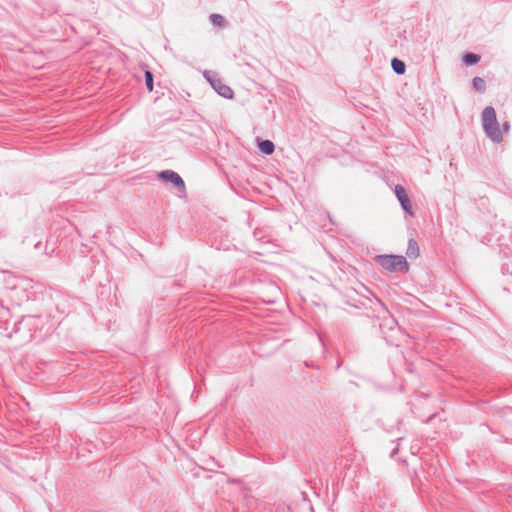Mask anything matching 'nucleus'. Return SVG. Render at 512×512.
Returning <instances> with one entry per match:
<instances>
[{
  "instance_id": "1",
  "label": "nucleus",
  "mask_w": 512,
  "mask_h": 512,
  "mask_svg": "<svg viewBox=\"0 0 512 512\" xmlns=\"http://www.w3.org/2000/svg\"><path fill=\"white\" fill-rule=\"evenodd\" d=\"M482 128L486 136L494 143L499 144L503 140V133L497 121L496 111L492 106H487L481 113Z\"/></svg>"
},
{
  "instance_id": "2",
  "label": "nucleus",
  "mask_w": 512,
  "mask_h": 512,
  "mask_svg": "<svg viewBox=\"0 0 512 512\" xmlns=\"http://www.w3.org/2000/svg\"><path fill=\"white\" fill-rule=\"evenodd\" d=\"M482 128L486 136L494 143L499 144L503 140V133L497 121L496 111L492 106H487L481 113Z\"/></svg>"
},
{
  "instance_id": "3",
  "label": "nucleus",
  "mask_w": 512,
  "mask_h": 512,
  "mask_svg": "<svg viewBox=\"0 0 512 512\" xmlns=\"http://www.w3.org/2000/svg\"><path fill=\"white\" fill-rule=\"evenodd\" d=\"M33 301L37 303V309L40 311L38 315H34V318L49 319L54 306L51 290L34 284Z\"/></svg>"
},
{
  "instance_id": "4",
  "label": "nucleus",
  "mask_w": 512,
  "mask_h": 512,
  "mask_svg": "<svg viewBox=\"0 0 512 512\" xmlns=\"http://www.w3.org/2000/svg\"><path fill=\"white\" fill-rule=\"evenodd\" d=\"M375 261L389 272L407 273L409 270L406 258L401 255H377Z\"/></svg>"
},
{
  "instance_id": "5",
  "label": "nucleus",
  "mask_w": 512,
  "mask_h": 512,
  "mask_svg": "<svg viewBox=\"0 0 512 512\" xmlns=\"http://www.w3.org/2000/svg\"><path fill=\"white\" fill-rule=\"evenodd\" d=\"M204 77L220 96L226 99H231L233 97V90L228 85L224 84L215 72L205 71Z\"/></svg>"
},
{
  "instance_id": "6",
  "label": "nucleus",
  "mask_w": 512,
  "mask_h": 512,
  "mask_svg": "<svg viewBox=\"0 0 512 512\" xmlns=\"http://www.w3.org/2000/svg\"><path fill=\"white\" fill-rule=\"evenodd\" d=\"M158 179L164 182H170L177 189L185 190V182L181 176L173 170H163L158 174Z\"/></svg>"
},
{
  "instance_id": "7",
  "label": "nucleus",
  "mask_w": 512,
  "mask_h": 512,
  "mask_svg": "<svg viewBox=\"0 0 512 512\" xmlns=\"http://www.w3.org/2000/svg\"><path fill=\"white\" fill-rule=\"evenodd\" d=\"M394 193L401 205V208L406 213L413 215L411 201L404 187L401 185H396L394 188Z\"/></svg>"
},
{
  "instance_id": "8",
  "label": "nucleus",
  "mask_w": 512,
  "mask_h": 512,
  "mask_svg": "<svg viewBox=\"0 0 512 512\" xmlns=\"http://www.w3.org/2000/svg\"><path fill=\"white\" fill-rule=\"evenodd\" d=\"M406 254L410 258H417L419 256V246L415 239H409Z\"/></svg>"
},
{
  "instance_id": "9",
  "label": "nucleus",
  "mask_w": 512,
  "mask_h": 512,
  "mask_svg": "<svg viewBox=\"0 0 512 512\" xmlns=\"http://www.w3.org/2000/svg\"><path fill=\"white\" fill-rule=\"evenodd\" d=\"M258 147L266 155H271L275 150V145L271 140H261Z\"/></svg>"
},
{
  "instance_id": "10",
  "label": "nucleus",
  "mask_w": 512,
  "mask_h": 512,
  "mask_svg": "<svg viewBox=\"0 0 512 512\" xmlns=\"http://www.w3.org/2000/svg\"><path fill=\"white\" fill-rule=\"evenodd\" d=\"M391 66H392V69L393 71L397 74V75H402L405 73L406 71V65L405 63L398 59V58H393L392 61H391Z\"/></svg>"
},
{
  "instance_id": "11",
  "label": "nucleus",
  "mask_w": 512,
  "mask_h": 512,
  "mask_svg": "<svg viewBox=\"0 0 512 512\" xmlns=\"http://www.w3.org/2000/svg\"><path fill=\"white\" fill-rule=\"evenodd\" d=\"M480 59H481L480 55H478L476 53H472V52H468V53L464 54V56H463V62L467 66H474V65L478 64Z\"/></svg>"
},
{
  "instance_id": "12",
  "label": "nucleus",
  "mask_w": 512,
  "mask_h": 512,
  "mask_svg": "<svg viewBox=\"0 0 512 512\" xmlns=\"http://www.w3.org/2000/svg\"><path fill=\"white\" fill-rule=\"evenodd\" d=\"M472 85H473V88L479 92V93H484L485 90H486V82L483 78L481 77H474L472 79Z\"/></svg>"
},
{
  "instance_id": "13",
  "label": "nucleus",
  "mask_w": 512,
  "mask_h": 512,
  "mask_svg": "<svg viewBox=\"0 0 512 512\" xmlns=\"http://www.w3.org/2000/svg\"><path fill=\"white\" fill-rule=\"evenodd\" d=\"M145 85L149 92L154 88V75L150 70L145 71Z\"/></svg>"
},
{
  "instance_id": "14",
  "label": "nucleus",
  "mask_w": 512,
  "mask_h": 512,
  "mask_svg": "<svg viewBox=\"0 0 512 512\" xmlns=\"http://www.w3.org/2000/svg\"><path fill=\"white\" fill-rule=\"evenodd\" d=\"M210 21L214 24V25H217V26H221V27H224L226 25V20L225 18L220 15V14H211L210 15Z\"/></svg>"
},
{
  "instance_id": "15",
  "label": "nucleus",
  "mask_w": 512,
  "mask_h": 512,
  "mask_svg": "<svg viewBox=\"0 0 512 512\" xmlns=\"http://www.w3.org/2000/svg\"><path fill=\"white\" fill-rule=\"evenodd\" d=\"M502 129H503V132L508 133V132H509V130H510V124H509V122H507V121H506V122H504V123L502 124Z\"/></svg>"
},
{
  "instance_id": "16",
  "label": "nucleus",
  "mask_w": 512,
  "mask_h": 512,
  "mask_svg": "<svg viewBox=\"0 0 512 512\" xmlns=\"http://www.w3.org/2000/svg\"><path fill=\"white\" fill-rule=\"evenodd\" d=\"M398 452H399V447L397 446L394 449H392V451L390 453V457L394 458L397 455Z\"/></svg>"
}]
</instances>
